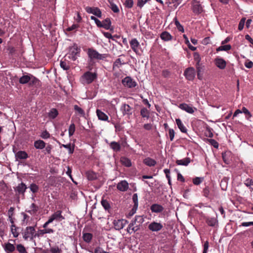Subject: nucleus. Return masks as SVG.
Instances as JSON below:
<instances>
[{
    "instance_id": "nucleus-62",
    "label": "nucleus",
    "mask_w": 253,
    "mask_h": 253,
    "mask_svg": "<svg viewBox=\"0 0 253 253\" xmlns=\"http://www.w3.org/2000/svg\"><path fill=\"white\" fill-rule=\"evenodd\" d=\"M90 18L91 20L94 21L95 24L97 25V26L98 27H101V22L100 20H99L97 18H96L95 17H94L93 16H91L90 17Z\"/></svg>"
},
{
    "instance_id": "nucleus-32",
    "label": "nucleus",
    "mask_w": 253,
    "mask_h": 253,
    "mask_svg": "<svg viewBox=\"0 0 253 253\" xmlns=\"http://www.w3.org/2000/svg\"><path fill=\"white\" fill-rule=\"evenodd\" d=\"M208 224L210 226H214L217 223V220L215 217H209L207 220Z\"/></svg>"
},
{
    "instance_id": "nucleus-48",
    "label": "nucleus",
    "mask_w": 253,
    "mask_h": 253,
    "mask_svg": "<svg viewBox=\"0 0 253 253\" xmlns=\"http://www.w3.org/2000/svg\"><path fill=\"white\" fill-rule=\"evenodd\" d=\"M30 80L29 81L30 85L36 84L39 83V81L33 75H30Z\"/></svg>"
},
{
    "instance_id": "nucleus-39",
    "label": "nucleus",
    "mask_w": 253,
    "mask_h": 253,
    "mask_svg": "<svg viewBox=\"0 0 253 253\" xmlns=\"http://www.w3.org/2000/svg\"><path fill=\"white\" fill-rule=\"evenodd\" d=\"M18 229L14 224H11V232L14 237H17L19 235V232L17 231Z\"/></svg>"
},
{
    "instance_id": "nucleus-41",
    "label": "nucleus",
    "mask_w": 253,
    "mask_h": 253,
    "mask_svg": "<svg viewBox=\"0 0 253 253\" xmlns=\"http://www.w3.org/2000/svg\"><path fill=\"white\" fill-rule=\"evenodd\" d=\"M110 7L112 10L115 13H118L120 11L118 6L112 2L109 1Z\"/></svg>"
},
{
    "instance_id": "nucleus-38",
    "label": "nucleus",
    "mask_w": 253,
    "mask_h": 253,
    "mask_svg": "<svg viewBox=\"0 0 253 253\" xmlns=\"http://www.w3.org/2000/svg\"><path fill=\"white\" fill-rule=\"evenodd\" d=\"M193 12L196 13H200L202 11V7L199 3H196L193 5Z\"/></svg>"
},
{
    "instance_id": "nucleus-31",
    "label": "nucleus",
    "mask_w": 253,
    "mask_h": 253,
    "mask_svg": "<svg viewBox=\"0 0 253 253\" xmlns=\"http://www.w3.org/2000/svg\"><path fill=\"white\" fill-rule=\"evenodd\" d=\"M231 49V46L230 44H226L224 45L222 44V45H221L219 46L218 48H216L217 51H228Z\"/></svg>"
},
{
    "instance_id": "nucleus-15",
    "label": "nucleus",
    "mask_w": 253,
    "mask_h": 253,
    "mask_svg": "<svg viewBox=\"0 0 253 253\" xmlns=\"http://www.w3.org/2000/svg\"><path fill=\"white\" fill-rule=\"evenodd\" d=\"M96 115L98 117V119L102 121H107L109 122V117L108 116L103 112L99 109L96 110Z\"/></svg>"
},
{
    "instance_id": "nucleus-27",
    "label": "nucleus",
    "mask_w": 253,
    "mask_h": 253,
    "mask_svg": "<svg viewBox=\"0 0 253 253\" xmlns=\"http://www.w3.org/2000/svg\"><path fill=\"white\" fill-rule=\"evenodd\" d=\"M176 123L178 128L182 132H186L187 131L186 128L183 125L182 122L179 119H176Z\"/></svg>"
},
{
    "instance_id": "nucleus-2",
    "label": "nucleus",
    "mask_w": 253,
    "mask_h": 253,
    "mask_svg": "<svg viewBox=\"0 0 253 253\" xmlns=\"http://www.w3.org/2000/svg\"><path fill=\"white\" fill-rule=\"evenodd\" d=\"M97 77V73L87 71L85 72L81 77V82L84 84H88L92 83Z\"/></svg>"
},
{
    "instance_id": "nucleus-28",
    "label": "nucleus",
    "mask_w": 253,
    "mask_h": 253,
    "mask_svg": "<svg viewBox=\"0 0 253 253\" xmlns=\"http://www.w3.org/2000/svg\"><path fill=\"white\" fill-rule=\"evenodd\" d=\"M58 111L55 108L51 109L48 113L49 118L52 119H55L58 116Z\"/></svg>"
},
{
    "instance_id": "nucleus-22",
    "label": "nucleus",
    "mask_w": 253,
    "mask_h": 253,
    "mask_svg": "<svg viewBox=\"0 0 253 253\" xmlns=\"http://www.w3.org/2000/svg\"><path fill=\"white\" fill-rule=\"evenodd\" d=\"M132 201L134 203V206L132 209L133 212H132L131 215L133 214L135 212V211H136V210L138 208V196H137V194H134L133 195Z\"/></svg>"
},
{
    "instance_id": "nucleus-60",
    "label": "nucleus",
    "mask_w": 253,
    "mask_h": 253,
    "mask_svg": "<svg viewBox=\"0 0 253 253\" xmlns=\"http://www.w3.org/2000/svg\"><path fill=\"white\" fill-rule=\"evenodd\" d=\"M245 18H242L240 20V21L239 23V25H238V29L240 31H241L243 29L244 25H245Z\"/></svg>"
},
{
    "instance_id": "nucleus-44",
    "label": "nucleus",
    "mask_w": 253,
    "mask_h": 253,
    "mask_svg": "<svg viewBox=\"0 0 253 253\" xmlns=\"http://www.w3.org/2000/svg\"><path fill=\"white\" fill-rule=\"evenodd\" d=\"M194 60L196 62L197 66H199V63L201 61V57L199 54L197 52L194 53L193 54Z\"/></svg>"
},
{
    "instance_id": "nucleus-57",
    "label": "nucleus",
    "mask_w": 253,
    "mask_h": 253,
    "mask_svg": "<svg viewBox=\"0 0 253 253\" xmlns=\"http://www.w3.org/2000/svg\"><path fill=\"white\" fill-rule=\"evenodd\" d=\"M132 221H135V223L137 222L140 224L142 223L144 221V218L142 216L136 215L135 217V219L132 220Z\"/></svg>"
},
{
    "instance_id": "nucleus-37",
    "label": "nucleus",
    "mask_w": 253,
    "mask_h": 253,
    "mask_svg": "<svg viewBox=\"0 0 253 253\" xmlns=\"http://www.w3.org/2000/svg\"><path fill=\"white\" fill-rule=\"evenodd\" d=\"M161 38L162 40L167 41L171 39V36L168 32H164L161 34Z\"/></svg>"
},
{
    "instance_id": "nucleus-10",
    "label": "nucleus",
    "mask_w": 253,
    "mask_h": 253,
    "mask_svg": "<svg viewBox=\"0 0 253 253\" xmlns=\"http://www.w3.org/2000/svg\"><path fill=\"white\" fill-rule=\"evenodd\" d=\"M140 228L139 225H136L135 221H131L127 228V232L131 234L138 231Z\"/></svg>"
},
{
    "instance_id": "nucleus-25",
    "label": "nucleus",
    "mask_w": 253,
    "mask_h": 253,
    "mask_svg": "<svg viewBox=\"0 0 253 253\" xmlns=\"http://www.w3.org/2000/svg\"><path fill=\"white\" fill-rule=\"evenodd\" d=\"M15 157L17 159H26L28 158V154L25 151H20L15 154Z\"/></svg>"
},
{
    "instance_id": "nucleus-1",
    "label": "nucleus",
    "mask_w": 253,
    "mask_h": 253,
    "mask_svg": "<svg viewBox=\"0 0 253 253\" xmlns=\"http://www.w3.org/2000/svg\"><path fill=\"white\" fill-rule=\"evenodd\" d=\"M87 54L90 62H93L95 60H103L108 56L107 54H100L97 51L92 48L87 49Z\"/></svg>"
},
{
    "instance_id": "nucleus-34",
    "label": "nucleus",
    "mask_w": 253,
    "mask_h": 253,
    "mask_svg": "<svg viewBox=\"0 0 253 253\" xmlns=\"http://www.w3.org/2000/svg\"><path fill=\"white\" fill-rule=\"evenodd\" d=\"M83 238L84 242L89 243L92 239V235L89 233H84L83 235Z\"/></svg>"
},
{
    "instance_id": "nucleus-26",
    "label": "nucleus",
    "mask_w": 253,
    "mask_h": 253,
    "mask_svg": "<svg viewBox=\"0 0 253 253\" xmlns=\"http://www.w3.org/2000/svg\"><path fill=\"white\" fill-rule=\"evenodd\" d=\"M190 163V160L188 158H184L181 160H177L176 161V163L178 165H181V166H187L189 163Z\"/></svg>"
},
{
    "instance_id": "nucleus-12",
    "label": "nucleus",
    "mask_w": 253,
    "mask_h": 253,
    "mask_svg": "<svg viewBox=\"0 0 253 253\" xmlns=\"http://www.w3.org/2000/svg\"><path fill=\"white\" fill-rule=\"evenodd\" d=\"M215 65L220 69H225L226 66V62L223 58L217 57L214 59Z\"/></svg>"
},
{
    "instance_id": "nucleus-35",
    "label": "nucleus",
    "mask_w": 253,
    "mask_h": 253,
    "mask_svg": "<svg viewBox=\"0 0 253 253\" xmlns=\"http://www.w3.org/2000/svg\"><path fill=\"white\" fill-rule=\"evenodd\" d=\"M140 115L143 118L148 119L150 116V113L148 110L145 108H143L140 111Z\"/></svg>"
},
{
    "instance_id": "nucleus-43",
    "label": "nucleus",
    "mask_w": 253,
    "mask_h": 253,
    "mask_svg": "<svg viewBox=\"0 0 253 253\" xmlns=\"http://www.w3.org/2000/svg\"><path fill=\"white\" fill-rule=\"evenodd\" d=\"M203 177H196L193 179V183L196 185H198L203 182Z\"/></svg>"
},
{
    "instance_id": "nucleus-13",
    "label": "nucleus",
    "mask_w": 253,
    "mask_h": 253,
    "mask_svg": "<svg viewBox=\"0 0 253 253\" xmlns=\"http://www.w3.org/2000/svg\"><path fill=\"white\" fill-rule=\"evenodd\" d=\"M43 229H39L37 232V236L39 238L43 236L45 234H51L54 232V230L51 228H47V227H43Z\"/></svg>"
},
{
    "instance_id": "nucleus-64",
    "label": "nucleus",
    "mask_w": 253,
    "mask_h": 253,
    "mask_svg": "<svg viewBox=\"0 0 253 253\" xmlns=\"http://www.w3.org/2000/svg\"><path fill=\"white\" fill-rule=\"evenodd\" d=\"M209 242L208 241H206L204 244V250L203 253H207L208 250L209 249Z\"/></svg>"
},
{
    "instance_id": "nucleus-24",
    "label": "nucleus",
    "mask_w": 253,
    "mask_h": 253,
    "mask_svg": "<svg viewBox=\"0 0 253 253\" xmlns=\"http://www.w3.org/2000/svg\"><path fill=\"white\" fill-rule=\"evenodd\" d=\"M34 146L36 149H42L45 146V142L41 140H38L34 142Z\"/></svg>"
},
{
    "instance_id": "nucleus-47",
    "label": "nucleus",
    "mask_w": 253,
    "mask_h": 253,
    "mask_svg": "<svg viewBox=\"0 0 253 253\" xmlns=\"http://www.w3.org/2000/svg\"><path fill=\"white\" fill-rule=\"evenodd\" d=\"M75 131V125L74 124H72L70 125L69 127V135L70 137L72 136Z\"/></svg>"
},
{
    "instance_id": "nucleus-9",
    "label": "nucleus",
    "mask_w": 253,
    "mask_h": 253,
    "mask_svg": "<svg viewBox=\"0 0 253 253\" xmlns=\"http://www.w3.org/2000/svg\"><path fill=\"white\" fill-rule=\"evenodd\" d=\"M120 110L124 116L127 115L129 117L132 114V108L128 104H123Z\"/></svg>"
},
{
    "instance_id": "nucleus-23",
    "label": "nucleus",
    "mask_w": 253,
    "mask_h": 253,
    "mask_svg": "<svg viewBox=\"0 0 253 253\" xmlns=\"http://www.w3.org/2000/svg\"><path fill=\"white\" fill-rule=\"evenodd\" d=\"M39 208L35 204L33 203L30 207V209L27 211V212L31 214H34L38 211Z\"/></svg>"
},
{
    "instance_id": "nucleus-55",
    "label": "nucleus",
    "mask_w": 253,
    "mask_h": 253,
    "mask_svg": "<svg viewBox=\"0 0 253 253\" xmlns=\"http://www.w3.org/2000/svg\"><path fill=\"white\" fill-rule=\"evenodd\" d=\"M123 64L120 58L117 59L113 64V69L115 68H119Z\"/></svg>"
},
{
    "instance_id": "nucleus-29",
    "label": "nucleus",
    "mask_w": 253,
    "mask_h": 253,
    "mask_svg": "<svg viewBox=\"0 0 253 253\" xmlns=\"http://www.w3.org/2000/svg\"><path fill=\"white\" fill-rule=\"evenodd\" d=\"M121 162L123 165L126 167H129L131 166V161L127 158L122 157L121 158Z\"/></svg>"
},
{
    "instance_id": "nucleus-14",
    "label": "nucleus",
    "mask_w": 253,
    "mask_h": 253,
    "mask_svg": "<svg viewBox=\"0 0 253 253\" xmlns=\"http://www.w3.org/2000/svg\"><path fill=\"white\" fill-rule=\"evenodd\" d=\"M117 189L121 191H126L128 188V184L126 180H122L117 185Z\"/></svg>"
},
{
    "instance_id": "nucleus-59",
    "label": "nucleus",
    "mask_w": 253,
    "mask_h": 253,
    "mask_svg": "<svg viewBox=\"0 0 253 253\" xmlns=\"http://www.w3.org/2000/svg\"><path fill=\"white\" fill-rule=\"evenodd\" d=\"M50 136L49 133L46 130L43 131L41 135V137L43 139L48 138L50 137Z\"/></svg>"
},
{
    "instance_id": "nucleus-19",
    "label": "nucleus",
    "mask_w": 253,
    "mask_h": 253,
    "mask_svg": "<svg viewBox=\"0 0 253 253\" xmlns=\"http://www.w3.org/2000/svg\"><path fill=\"white\" fill-rule=\"evenodd\" d=\"M143 163L147 166L153 167L157 164L156 161L149 157L146 158L143 161Z\"/></svg>"
},
{
    "instance_id": "nucleus-6",
    "label": "nucleus",
    "mask_w": 253,
    "mask_h": 253,
    "mask_svg": "<svg viewBox=\"0 0 253 253\" xmlns=\"http://www.w3.org/2000/svg\"><path fill=\"white\" fill-rule=\"evenodd\" d=\"M148 227L152 232H158L162 229L163 225L160 222L153 221L149 224Z\"/></svg>"
},
{
    "instance_id": "nucleus-51",
    "label": "nucleus",
    "mask_w": 253,
    "mask_h": 253,
    "mask_svg": "<svg viewBox=\"0 0 253 253\" xmlns=\"http://www.w3.org/2000/svg\"><path fill=\"white\" fill-rule=\"evenodd\" d=\"M86 175L87 178L90 180H92L96 178V175L93 172H87Z\"/></svg>"
},
{
    "instance_id": "nucleus-18",
    "label": "nucleus",
    "mask_w": 253,
    "mask_h": 253,
    "mask_svg": "<svg viewBox=\"0 0 253 253\" xmlns=\"http://www.w3.org/2000/svg\"><path fill=\"white\" fill-rule=\"evenodd\" d=\"M26 189V185L24 183L22 182L20 184H19L17 186H16V187L15 189V190L19 194H24Z\"/></svg>"
},
{
    "instance_id": "nucleus-20",
    "label": "nucleus",
    "mask_w": 253,
    "mask_h": 253,
    "mask_svg": "<svg viewBox=\"0 0 253 253\" xmlns=\"http://www.w3.org/2000/svg\"><path fill=\"white\" fill-rule=\"evenodd\" d=\"M111 22L109 18H106L104 20L101 22V27H103L106 30H109L111 27Z\"/></svg>"
},
{
    "instance_id": "nucleus-33",
    "label": "nucleus",
    "mask_w": 253,
    "mask_h": 253,
    "mask_svg": "<svg viewBox=\"0 0 253 253\" xmlns=\"http://www.w3.org/2000/svg\"><path fill=\"white\" fill-rule=\"evenodd\" d=\"M15 249L14 246L10 243H7L5 245V250L8 253L13 252Z\"/></svg>"
},
{
    "instance_id": "nucleus-50",
    "label": "nucleus",
    "mask_w": 253,
    "mask_h": 253,
    "mask_svg": "<svg viewBox=\"0 0 253 253\" xmlns=\"http://www.w3.org/2000/svg\"><path fill=\"white\" fill-rule=\"evenodd\" d=\"M174 23H175V25L176 27V28H177V29L179 31H181L182 32H184V28L183 27V26L180 24V23L179 22V21L176 19V18H175V20H174Z\"/></svg>"
},
{
    "instance_id": "nucleus-8",
    "label": "nucleus",
    "mask_w": 253,
    "mask_h": 253,
    "mask_svg": "<svg viewBox=\"0 0 253 253\" xmlns=\"http://www.w3.org/2000/svg\"><path fill=\"white\" fill-rule=\"evenodd\" d=\"M123 84L129 88L134 87L136 85V83L130 77H126L122 80Z\"/></svg>"
},
{
    "instance_id": "nucleus-49",
    "label": "nucleus",
    "mask_w": 253,
    "mask_h": 253,
    "mask_svg": "<svg viewBox=\"0 0 253 253\" xmlns=\"http://www.w3.org/2000/svg\"><path fill=\"white\" fill-rule=\"evenodd\" d=\"M16 248L20 253H28L26 251L25 248L21 244L17 245Z\"/></svg>"
},
{
    "instance_id": "nucleus-16",
    "label": "nucleus",
    "mask_w": 253,
    "mask_h": 253,
    "mask_svg": "<svg viewBox=\"0 0 253 253\" xmlns=\"http://www.w3.org/2000/svg\"><path fill=\"white\" fill-rule=\"evenodd\" d=\"M129 43L132 50L135 53H137L138 51V47L140 45L137 40L135 38L132 39Z\"/></svg>"
},
{
    "instance_id": "nucleus-54",
    "label": "nucleus",
    "mask_w": 253,
    "mask_h": 253,
    "mask_svg": "<svg viewBox=\"0 0 253 253\" xmlns=\"http://www.w3.org/2000/svg\"><path fill=\"white\" fill-rule=\"evenodd\" d=\"M30 189L33 193H36L39 190V187L36 184L32 183L30 186Z\"/></svg>"
},
{
    "instance_id": "nucleus-17",
    "label": "nucleus",
    "mask_w": 253,
    "mask_h": 253,
    "mask_svg": "<svg viewBox=\"0 0 253 253\" xmlns=\"http://www.w3.org/2000/svg\"><path fill=\"white\" fill-rule=\"evenodd\" d=\"M150 210L152 212L159 213L164 210V208L160 205L154 204L151 205Z\"/></svg>"
},
{
    "instance_id": "nucleus-11",
    "label": "nucleus",
    "mask_w": 253,
    "mask_h": 253,
    "mask_svg": "<svg viewBox=\"0 0 253 253\" xmlns=\"http://www.w3.org/2000/svg\"><path fill=\"white\" fill-rule=\"evenodd\" d=\"M85 10L87 13H92L98 17L100 18L102 16L101 11L99 8L97 7H91L87 6L85 8Z\"/></svg>"
},
{
    "instance_id": "nucleus-42",
    "label": "nucleus",
    "mask_w": 253,
    "mask_h": 253,
    "mask_svg": "<svg viewBox=\"0 0 253 253\" xmlns=\"http://www.w3.org/2000/svg\"><path fill=\"white\" fill-rule=\"evenodd\" d=\"M91 253H109L108 252L105 251L100 246L96 247L93 252L89 251Z\"/></svg>"
},
{
    "instance_id": "nucleus-46",
    "label": "nucleus",
    "mask_w": 253,
    "mask_h": 253,
    "mask_svg": "<svg viewBox=\"0 0 253 253\" xmlns=\"http://www.w3.org/2000/svg\"><path fill=\"white\" fill-rule=\"evenodd\" d=\"M101 205L106 210H108L110 209V205L109 202L106 200H102Z\"/></svg>"
},
{
    "instance_id": "nucleus-63",
    "label": "nucleus",
    "mask_w": 253,
    "mask_h": 253,
    "mask_svg": "<svg viewBox=\"0 0 253 253\" xmlns=\"http://www.w3.org/2000/svg\"><path fill=\"white\" fill-rule=\"evenodd\" d=\"M209 141H210L211 144L212 146H213L214 148H217L218 147V143L214 139H210Z\"/></svg>"
},
{
    "instance_id": "nucleus-45",
    "label": "nucleus",
    "mask_w": 253,
    "mask_h": 253,
    "mask_svg": "<svg viewBox=\"0 0 253 253\" xmlns=\"http://www.w3.org/2000/svg\"><path fill=\"white\" fill-rule=\"evenodd\" d=\"M60 67L64 70H67L70 68L69 64L65 61H61L60 62Z\"/></svg>"
},
{
    "instance_id": "nucleus-7",
    "label": "nucleus",
    "mask_w": 253,
    "mask_h": 253,
    "mask_svg": "<svg viewBox=\"0 0 253 253\" xmlns=\"http://www.w3.org/2000/svg\"><path fill=\"white\" fill-rule=\"evenodd\" d=\"M127 223L128 222L126 220L120 219L114 220L113 224L116 230H120L123 229Z\"/></svg>"
},
{
    "instance_id": "nucleus-52",
    "label": "nucleus",
    "mask_w": 253,
    "mask_h": 253,
    "mask_svg": "<svg viewBox=\"0 0 253 253\" xmlns=\"http://www.w3.org/2000/svg\"><path fill=\"white\" fill-rule=\"evenodd\" d=\"M241 111H242V113H243L246 115V118L247 119H249L252 117V115H251V113L246 107H243Z\"/></svg>"
},
{
    "instance_id": "nucleus-30",
    "label": "nucleus",
    "mask_w": 253,
    "mask_h": 253,
    "mask_svg": "<svg viewBox=\"0 0 253 253\" xmlns=\"http://www.w3.org/2000/svg\"><path fill=\"white\" fill-rule=\"evenodd\" d=\"M30 75H24L22 76L19 80V82L21 84H25L29 82L30 80Z\"/></svg>"
},
{
    "instance_id": "nucleus-5",
    "label": "nucleus",
    "mask_w": 253,
    "mask_h": 253,
    "mask_svg": "<svg viewBox=\"0 0 253 253\" xmlns=\"http://www.w3.org/2000/svg\"><path fill=\"white\" fill-rule=\"evenodd\" d=\"M81 48L76 43H74L69 48L68 57L73 61H75L80 55Z\"/></svg>"
},
{
    "instance_id": "nucleus-61",
    "label": "nucleus",
    "mask_w": 253,
    "mask_h": 253,
    "mask_svg": "<svg viewBox=\"0 0 253 253\" xmlns=\"http://www.w3.org/2000/svg\"><path fill=\"white\" fill-rule=\"evenodd\" d=\"M125 4L126 7L131 8L133 4V0H126Z\"/></svg>"
},
{
    "instance_id": "nucleus-4",
    "label": "nucleus",
    "mask_w": 253,
    "mask_h": 253,
    "mask_svg": "<svg viewBox=\"0 0 253 253\" xmlns=\"http://www.w3.org/2000/svg\"><path fill=\"white\" fill-rule=\"evenodd\" d=\"M62 211L58 210L54 212L51 214L48 219L42 225V227H47L48 225L52 223L53 221H61L65 219L64 217L62 215Z\"/></svg>"
},
{
    "instance_id": "nucleus-21",
    "label": "nucleus",
    "mask_w": 253,
    "mask_h": 253,
    "mask_svg": "<svg viewBox=\"0 0 253 253\" xmlns=\"http://www.w3.org/2000/svg\"><path fill=\"white\" fill-rule=\"evenodd\" d=\"M110 146L114 151L118 152L121 150V145L119 143L112 141L110 143Z\"/></svg>"
},
{
    "instance_id": "nucleus-53",
    "label": "nucleus",
    "mask_w": 253,
    "mask_h": 253,
    "mask_svg": "<svg viewBox=\"0 0 253 253\" xmlns=\"http://www.w3.org/2000/svg\"><path fill=\"white\" fill-rule=\"evenodd\" d=\"M245 184L250 189L253 190V181L252 179H247L245 182Z\"/></svg>"
},
{
    "instance_id": "nucleus-58",
    "label": "nucleus",
    "mask_w": 253,
    "mask_h": 253,
    "mask_svg": "<svg viewBox=\"0 0 253 253\" xmlns=\"http://www.w3.org/2000/svg\"><path fill=\"white\" fill-rule=\"evenodd\" d=\"M50 252L51 253H61V250L58 247H54L50 248Z\"/></svg>"
},
{
    "instance_id": "nucleus-3",
    "label": "nucleus",
    "mask_w": 253,
    "mask_h": 253,
    "mask_svg": "<svg viewBox=\"0 0 253 253\" xmlns=\"http://www.w3.org/2000/svg\"><path fill=\"white\" fill-rule=\"evenodd\" d=\"M23 238L25 240L33 241L37 236V232L35 227L28 226L22 233Z\"/></svg>"
},
{
    "instance_id": "nucleus-36",
    "label": "nucleus",
    "mask_w": 253,
    "mask_h": 253,
    "mask_svg": "<svg viewBox=\"0 0 253 253\" xmlns=\"http://www.w3.org/2000/svg\"><path fill=\"white\" fill-rule=\"evenodd\" d=\"M61 147H63L64 148L68 149L69 154H72L74 152V145H72L71 143H69L68 144H62Z\"/></svg>"
},
{
    "instance_id": "nucleus-56",
    "label": "nucleus",
    "mask_w": 253,
    "mask_h": 253,
    "mask_svg": "<svg viewBox=\"0 0 253 253\" xmlns=\"http://www.w3.org/2000/svg\"><path fill=\"white\" fill-rule=\"evenodd\" d=\"M180 108L185 110L187 112L190 113V107L186 104H181L179 105Z\"/></svg>"
},
{
    "instance_id": "nucleus-40",
    "label": "nucleus",
    "mask_w": 253,
    "mask_h": 253,
    "mask_svg": "<svg viewBox=\"0 0 253 253\" xmlns=\"http://www.w3.org/2000/svg\"><path fill=\"white\" fill-rule=\"evenodd\" d=\"M74 109L75 111L79 115L84 116L85 115L84 111L81 107L77 105L74 106Z\"/></svg>"
}]
</instances>
